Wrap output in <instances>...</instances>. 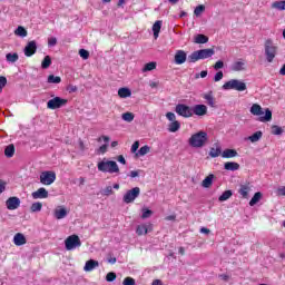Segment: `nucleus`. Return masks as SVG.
<instances>
[{
	"instance_id": "nucleus-35",
	"label": "nucleus",
	"mask_w": 285,
	"mask_h": 285,
	"mask_svg": "<svg viewBox=\"0 0 285 285\" xmlns=\"http://www.w3.org/2000/svg\"><path fill=\"white\" fill-rule=\"evenodd\" d=\"M51 65L52 58H50V56H46L42 60L41 68H43V70H48V68H50Z\"/></svg>"
},
{
	"instance_id": "nucleus-26",
	"label": "nucleus",
	"mask_w": 285,
	"mask_h": 285,
	"mask_svg": "<svg viewBox=\"0 0 285 285\" xmlns=\"http://www.w3.org/2000/svg\"><path fill=\"white\" fill-rule=\"evenodd\" d=\"M203 99L207 100V104L210 106V108H215V97H213V91L204 94Z\"/></svg>"
},
{
	"instance_id": "nucleus-39",
	"label": "nucleus",
	"mask_w": 285,
	"mask_h": 285,
	"mask_svg": "<svg viewBox=\"0 0 285 285\" xmlns=\"http://www.w3.org/2000/svg\"><path fill=\"white\" fill-rule=\"evenodd\" d=\"M262 131H256L248 137V140L252 141V144H256V141H259V139H262Z\"/></svg>"
},
{
	"instance_id": "nucleus-44",
	"label": "nucleus",
	"mask_w": 285,
	"mask_h": 285,
	"mask_svg": "<svg viewBox=\"0 0 285 285\" xmlns=\"http://www.w3.org/2000/svg\"><path fill=\"white\" fill-rule=\"evenodd\" d=\"M272 8H274L275 10H285V0L274 2L272 4Z\"/></svg>"
},
{
	"instance_id": "nucleus-63",
	"label": "nucleus",
	"mask_w": 285,
	"mask_h": 285,
	"mask_svg": "<svg viewBox=\"0 0 285 285\" xmlns=\"http://www.w3.org/2000/svg\"><path fill=\"white\" fill-rule=\"evenodd\" d=\"M151 285H163L161 279L153 281Z\"/></svg>"
},
{
	"instance_id": "nucleus-37",
	"label": "nucleus",
	"mask_w": 285,
	"mask_h": 285,
	"mask_svg": "<svg viewBox=\"0 0 285 285\" xmlns=\"http://www.w3.org/2000/svg\"><path fill=\"white\" fill-rule=\"evenodd\" d=\"M233 197V191L232 190H225L218 198V202H226Z\"/></svg>"
},
{
	"instance_id": "nucleus-23",
	"label": "nucleus",
	"mask_w": 285,
	"mask_h": 285,
	"mask_svg": "<svg viewBox=\"0 0 285 285\" xmlns=\"http://www.w3.org/2000/svg\"><path fill=\"white\" fill-rule=\"evenodd\" d=\"M67 215H68V210H66V208H63V207H58L55 210L56 219H63L65 217H67Z\"/></svg>"
},
{
	"instance_id": "nucleus-27",
	"label": "nucleus",
	"mask_w": 285,
	"mask_h": 285,
	"mask_svg": "<svg viewBox=\"0 0 285 285\" xmlns=\"http://www.w3.org/2000/svg\"><path fill=\"white\" fill-rule=\"evenodd\" d=\"M132 95V91H130V89L128 88H120L118 90V96L120 97V99H127V97H130Z\"/></svg>"
},
{
	"instance_id": "nucleus-12",
	"label": "nucleus",
	"mask_w": 285,
	"mask_h": 285,
	"mask_svg": "<svg viewBox=\"0 0 285 285\" xmlns=\"http://www.w3.org/2000/svg\"><path fill=\"white\" fill-rule=\"evenodd\" d=\"M6 206L8 210H17V208L21 206V199H19L17 196L9 197L6 200Z\"/></svg>"
},
{
	"instance_id": "nucleus-19",
	"label": "nucleus",
	"mask_w": 285,
	"mask_h": 285,
	"mask_svg": "<svg viewBox=\"0 0 285 285\" xmlns=\"http://www.w3.org/2000/svg\"><path fill=\"white\" fill-rule=\"evenodd\" d=\"M95 268H99V261L89 259L86 262L83 271L86 273H91V271H95Z\"/></svg>"
},
{
	"instance_id": "nucleus-50",
	"label": "nucleus",
	"mask_w": 285,
	"mask_h": 285,
	"mask_svg": "<svg viewBox=\"0 0 285 285\" xmlns=\"http://www.w3.org/2000/svg\"><path fill=\"white\" fill-rule=\"evenodd\" d=\"M151 215H153V210L142 208V215H141L142 219H148V217H150Z\"/></svg>"
},
{
	"instance_id": "nucleus-47",
	"label": "nucleus",
	"mask_w": 285,
	"mask_h": 285,
	"mask_svg": "<svg viewBox=\"0 0 285 285\" xmlns=\"http://www.w3.org/2000/svg\"><path fill=\"white\" fill-rule=\"evenodd\" d=\"M284 132V129L277 125L272 126V135H282Z\"/></svg>"
},
{
	"instance_id": "nucleus-2",
	"label": "nucleus",
	"mask_w": 285,
	"mask_h": 285,
	"mask_svg": "<svg viewBox=\"0 0 285 285\" xmlns=\"http://www.w3.org/2000/svg\"><path fill=\"white\" fill-rule=\"evenodd\" d=\"M188 144L191 146V148H204V146L208 144V134L206 131L193 134L188 140Z\"/></svg>"
},
{
	"instance_id": "nucleus-36",
	"label": "nucleus",
	"mask_w": 285,
	"mask_h": 285,
	"mask_svg": "<svg viewBox=\"0 0 285 285\" xmlns=\"http://www.w3.org/2000/svg\"><path fill=\"white\" fill-rule=\"evenodd\" d=\"M4 155H6V157H8L9 159H10L11 157H14V145H9V146H7L6 149H4Z\"/></svg>"
},
{
	"instance_id": "nucleus-58",
	"label": "nucleus",
	"mask_w": 285,
	"mask_h": 285,
	"mask_svg": "<svg viewBox=\"0 0 285 285\" xmlns=\"http://www.w3.org/2000/svg\"><path fill=\"white\" fill-rule=\"evenodd\" d=\"M199 77H202V79H206V77H208V71L207 70L200 71V73L196 75V79H199Z\"/></svg>"
},
{
	"instance_id": "nucleus-57",
	"label": "nucleus",
	"mask_w": 285,
	"mask_h": 285,
	"mask_svg": "<svg viewBox=\"0 0 285 285\" xmlns=\"http://www.w3.org/2000/svg\"><path fill=\"white\" fill-rule=\"evenodd\" d=\"M222 79H224V72L218 71L214 77V81H222Z\"/></svg>"
},
{
	"instance_id": "nucleus-59",
	"label": "nucleus",
	"mask_w": 285,
	"mask_h": 285,
	"mask_svg": "<svg viewBox=\"0 0 285 285\" xmlns=\"http://www.w3.org/2000/svg\"><path fill=\"white\" fill-rule=\"evenodd\" d=\"M139 173H141V170H131L128 176L135 179V177H139Z\"/></svg>"
},
{
	"instance_id": "nucleus-30",
	"label": "nucleus",
	"mask_w": 285,
	"mask_h": 285,
	"mask_svg": "<svg viewBox=\"0 0 285 285\" xmlns=\"http://www.w3.org/2000/svg\"><path fill=\"white\" fill-rule=\"evenodd\" d=\"M222 147L219 145H216V148L215 147H212L210 148V151H209V157H219V155H222Z\"/></svg>"
},
{
	"instance_id": "nucleus-60",
	"label": "nucleus",
	"mask_w": 285,
	"mask_h": 285,
	"mask_svg": "<svg viewBox=\"0 0 285 285\" xmlns=\"http://www.w3.org/2000/svg\"><path fill=\"white\" fill-rule=\"evenodd\" d=\"M139 150V141H135L131 146V153H137Z\"/></svg>"
},
{
	"instance_id": "nucleus-49",
	"label": "nucleus",
	"mask_w": 285,
	"mask_h": 285,
	"mask_svg": "<svg viewBox=\"0 0 285 285\" xmlns=\"http://www.w3.org/2000/svg\"><path fill=\"white\" fill-rule=\"evenodd\" d=\"M117 279V274L114 273V272H109L107 275H106V281L107 282H115Z\"/></svg>"
},
{
	"instance_id": "nucleus-42",
	"label": "nucleus",
	"mask_w": 285,
	"mask_h": 285,
	"mask_svg": "<svg viewBox=\"0 0 285 285\" xmlns=\"http://www.w3.org/2000/svg\"><path fill=\"white\" fill-rule=\"evenodd\" d=\"M195 43H208V38L199 33L195 37Z\"/></svg>"
},
{
	"instance_id": "nucleus-54",
	"label": "nucleus",
	"mask_w": 285,
	"mask_h": 285,
	"mask_svg": "<svg viewBox=\"0 0 285 285\" xmlns=\"http://www.w3.org/2000/svg\"><path fill=\"white\" fill-rule=\"evenodd\" d=\"M166 118L169 120V121H177L176 119H177V116H175V114L174 112H167L166 114Z\"/></svg>"
},
{
	"instance_id": "nucleus-52",
	"label": "nucleus",
	"mask_w": 285,
	"mask_h": 285,
	"mask_svg": "<svg viewBox=\"0 0 285 285\" xmlns=\"http://www.w3.org/2000/svg\"><path fill=\"white\" fill-rule=\"evenodd\" d=\"M79 56L82 58V59H88L90 57V52H88V50L86 49H80L79 50Z\"/></svg>"
},
{
	"instance_id": "nucleus-25",
	"label": "nucleus",
	"mask_w": 285,
	"mask_h": 285,
	"mask_svg": "<svg viewBox=\"0 0 285 285\" xmlns=\"http://www.w3.org/2000/svg\"><path fill=\"white\" fill-rule=\"evenodd\" d=\"M154 38L159 39V32H161V20H158L153 26Z\"/></svg>"
},
{
	"instance_id": "nucleus-32",
	"label": "nucleus",
	"mask_w": 285,
	"mask_h": 285,
	"mask_svg": "<svg viewBox=\"0 0 285 285\" xmlns=\"http://www.w3.org/2000/svg\"><path fill=\"white\" fill-rule=\"evenodd\" d=\"M121 119L127 121V124H131V121H135V114L127 111L121 115Z\"/></svg>"
},
{
	"instance_id": "nucleus-9",
	"label": "nucleus",
	"mask_w": 285,
	"mask_h": 285,
	"mask_svg": "<svg viewBox=\"0 0 285 285\" xmlns=\"http://www.w3.org/2000/svg\"><path fill=\"white\" fill-rule=\"evenodd\" d=\"M57 179V174L55 171H42L40 174V184L43 186H51V184H55Z\"/></svg>"
},
{
	"instance_id": "nucleus-28",
	"label": "nucleus",
	"mask_w": 285,
	"mask_h": 285,
	"mask_svg": "<svg viewBox=\"0 0 285 285\" xmlns=\"http://www.w3.org/2000/svg\"><path fill=\"white\" fill-rule=\"evenodd\" d=\"M180 128H181V124L177 120H175L168 125L169 132H177V130H179Z\"/></svg>"
},
{
	"instance_id": "nucleus-64",
	"label": "nucleus",
	"mask_w": 285,
	"mask_h": 285,
	"mask_svg": "<svg viewBox=\"0 0 285 285\" xmlns=\"http://www.w3.org/2000/svg\"><path fill=\"white\" fill-rule=\"evenodd\" d=\"M279 75H282L283 77H285V65L282 66L281 70H279Z\"/></svg>"
},
{
	"instance_id": "nucleus-10",
	"label": "nucleus",
	"mask_w": 285,
	"mask_h": 285,
	"mask_svg": "<svg viewBox=\"0 0 285 285\" xmlns=\"http://www.w3.org/2000/svg\"><path fill=\"white\" fill-rule=\"evenodd\" d=\"M66 104H68V99H63L61 97H55L47 102V108L49 110H57L59 108H63Z\"/></svg>"
},
{
	"instance_id": "nucleus-3",
	"label": "nucleus",
	"mask_w": 285,
	"mask_h": 285,
	"mask_svg": "<svg viewBox=\"0 0 285 285\" xmlns=\"http://www.w3.org/2000/svg\"><path fill=\"white\" fill-rule=\"evenodd\" d=\"M213 55H215V49H200L189 55L187 61L189 63H196L199 59H210Z\"/></svg>"
},
{
	"instance_id": "nucleus-24",
	"label": "nucleus",
	"mask_w": 285,
	"mask_h": 285,
	"mask_svg": "<svg viewBox=\"0 0 285 285\" xmlns=\"http://www.w3.org/2000/svg\"><path fill=\"white\" fill-rule=\"evenodd\" d=\"M215 179V175L209 174L203 181L202 186L203 188H210L213 186V180Z\"/></svg>"
},
{
	"instance_id": "nucleus-1",
	"label": "nucleus",
	"mask_w": 285,
	"mask_h": 285,
	"mask_svg": "<svg viewBox=\"0 0 285 285\" xmlns=\"http://www.w3.org/2000/svg\"><path fill=\"white\" fill-rule=\"evenodd\" d=\"M249 112L255 117H259L258 121H261L262 124H266V121H271L273 119V111H271V109L268 108L265 109V116H262L264 115V109L258 104H254L250 107Z\"/></svg>"
},
{
	"instance_id": "nucleus-17",
	"label": "nucleus",
	"mask_w": 285,
	"mask_h": 285,
	"mask_svg": "<svg viewBox=\"0 0 285 285\" xmlns=\"http://www.w3.org/2000/svg\"><path fill=\"white\" fill-rule=\"evenodd\" d=\"M153 232V224L149 225H138L136 228V234L141 235H148V233Z\"/></svg>"
},
{
	"instance_id": "nucleus-40",
	"label": "nucleus",
	"mask_w": 285,
	"mask_h": 285,
	"mask_svg": "<svg viewBox=\"0 0 285 285\" xmlns=\"http://www.w3.org/2000/svg\"><path fill=\"white\" fill-rule=\"evenodd\" d=\"M43 208V204L40 202L33 203L30 207L31 213H41V209Z\"/></svg>"
},
{
	"instance_id": "nucleus-46",
	"label": "nucleus",
	"mask_w": 285,
	"mask_h": 285,
	"mask_svg": "<svg viewBox=\"0 0 285 285\" xmlns=\"http://www.w3.org/2000/svg\"><path fill=\"white\" fill-rule=\"evenodd\" d=\"M206 10V7L204 4H200L198 7L195 8L194 10V14L196 17H202L203 12Z\"/></svg>"
},
{
	"instance_id": "nucleus-8",
	"label": "nucleus",
	"mask_w": 285,
	"mask_h": 285,
	"mask_svg": "<svg viewBox=\"0 0 285 285\" xmlns=\"http://www.w3.org/2000/svg\"><path fill=\"white\" fill-rule=\"evenodd\" d=\"M81 246V239L77 235L68 236L65 240V248L67 250H75Z\"/></svg>"
},
{
	"instance_id": "nucleus-20",
	"label": "nucleus",
	"mask_w": 285,
	"mask_h": 285,
	"mask_svg": "<svg viewBox=\"0 0 285 285\" xmlns=\"http://www.w3.org/2000/svg\"><path fill=\"white\" fill-rule=\"evenodd\" d=\"M28 243V240L26 239V236L21 233H17L14 236H13V244L16 246H23Z\"/></svg>"
},
{
	"instance_id": "nucleus-62",
	"label": "nucleus",
	"mask_w": 285,
	"mask_h": 285,
	"mask_svg": "<svg viewBox=\"0 0 285 285\" xmlns=\"http://www.w3.org/2000/svg\"><path fill=\"white\" fill-rule=\"evenodd\" d=\"M6 191V181H0V195Z\"/></svg>"
},
{
	"instance_id": "nucleus-53",
	"label": "nucleus",
	"mask_w": 285,
	"mask_h": 285,
	"mask_svg": "<svg viewBox=\"0 0 285 285\" xmlns=\"http://www.w3.org/2000/svg\"><path fill=\"white\" fill-rule=\"evenodd\" d=\"M122 285H135V278L126 277L122 282Z\"/></svg>"
},
{
	"instance_id": "nucleus-5",
	"label": "nucleus",
	"mask_w": 285,
	"mask_h": 285,
	"mask_svg": "<svg viewBox=\"0 0 285 285\" xmlns=\"http://www.w3.org/2000/svg\"><path fill=\"white\" fill-rule=\"evenodd\" d=\"M223 90H237L244 92L246 90V82L238 79H232L223 85Z\"/></svg>"
},
{
	"instance_id": "nucleus-51",
	"label": "nucleus",
	"mask_w": 285,
	"mask_h": 285,
	"mask_svg": "<svg viewBox=\"0 0 285 285\" xmlns=\"http://www.w3.org/2000/svg\"><path fill=\"white\" fill-rule=\"evenodd\" d=\"M7 83H8V79L3 76H0V92L3 91V88H6Z\"/></svg>"
},
{
	"instance_id": "nucleus-29",
	"label": "nucleus",
	"mask_w": 285,
	"mask_h": 285,
	"mask_svg": "<svg viewBox=\"0 0 285 285\" xmlns=\"http://www.w3.org/2000/svg\"><path fill=\"white\" fill-rule=\"evenodd\" d=\"M156 69H157V62L151 61L144 66V68L141 69V72H150Z\"/></svg>"
},
{
	"instance_id": "nucleus-13",
	"label": "nucleus",
	"mask_w": 285,
	"mask_h": 285,
	"mask_svg": "<svg viewBox=\"0 0 285 285\" xmlns=\"http://www.w3.org/2000/svg\"><path fill=\"white\" fill-rule=\"evenodd\" d=\"M191 115H196L197 117H204L208 115V107L206 105H195L191 107Z\"/></svg>"
},
{
	"instance_id": "nucleus-14",
	"label": "nucleus",
	"mask_w": 285,
	"mask_h": 285,
	"mask_svg": "<svg viewBox=\"0 0 285 285\" xmlns=\"http://www.w3.org/2000/svg\"><path fill=\"white\" fill-rule=\"evenodd\" d=\"M36 52H37V41L31 40L24 47V55L26 57H32V55H36Z\"/></svg>"
},
{
	"instance_id": "nucleus-15",
	"label": "nucleus",
	"mask_w": 285,
	"mask_h": 285,
	"mask_svg": "<svg viewBox=\"0 0 285 285\" xmlns=\"http://www.w3.org/2000/svg\"><path fill=\"white\" fill-rule=\"evenodd\" d=\"M187 55L184 50H177L174 57V61L177 66H181V63H186Z\"/></svg>"
},
{
	"instance_id": "nucleus-22",
	"label": "nucleus",
	"mask_w": 285,
	"mask_h": 285,
	"mask_svg": "<svg viewBox=\"0 0 285 285\" xmlns=\"http://www.w3.org/2000/svg\"><path fill=\"white\" fill-rule=\"evenodd\" d=\"M237 150L235 149H225L223 153H222V157L224 159H233V157H237Z\"/></svg>"
},
{
	"instance_id": "nucleus-61",
	"label": "nucleus",
	"mask_w": 285,
	"mask_h": 285,
	"mask_svg": "<svg viewBox=\"0 0 285 285\" xmlns=\"http://www.w3.org/2000/svg\"><path fill=\"white\" fill-rule=\"evenodd\" d=\"M117 161H119V164H122L124 166H126V158L124 157V155L118 156Z\"/></svg>"
},
{
	"instance_id": "nucleus-11",
	"label": "nucleus",
	"mask_w": 285,
	"mask_h": 285,
	"mask_svg": "<svg viewBox=\"0 0 285 285\" xmlns=\"http://www.w3.org/2000/svg\"><path fill=\"white\" fill-rule=\"evenodd\" d=\"M176 112L180 117H185V119H188L193 117V107H188V105L178 104L176 106Z\"/></svg>"
},
{
	"instance_id": "nucleus-16",
	"label": "nucleus",
	"mask_w": 285,
	"mask_h": 285,
	"mask_svg": "<svg viewBox=\"0 0 285 285\" xmlns=\"http://www.w3.org/2000/svg\"><path fill=\"white\" fill-rule=\"evenodd\" d=\"M32 199H48V191L46 188L40 187L31 194Z\"/></svg>"
},
{
	"instance_id": "nucleus-56",
	"label": "nucleus",
	"mask_w": 285,
	"mask_h": 285,
	"mask_svg": "<svg viewBox=\"0 0 285 285\" xmlns=\"http://www.w3.org/2000/svg\"><path fill=\"white\" fill-rule=\"evenodd\" d=\"M222 68H224V61L218 60V61L214 65V70H222Z\"/></svg>"
},
{
	"instance_id": "nucleus-43",
	"label": "nucleus",
	"mask_w": 285,
	"mask_h": 285,
	"mask_svg": "<svg viewBox=\"0 0 285 285\" xmlns=\"http://www.w3.org/2000/svg\"><path fill=\"white\" fill-rule=\"evenodd\" d=\"M48 83H61V77L50 75L48 76Z\"/></svg>"
},
{
	"instance_id": "nucleus-6",
	"label": "nucleus",
	"mask_w": 285,
	"mask_h": 285,
	"mask_svg": "<svg viewBox=\"0 0 285 285\" xmlns=\"http://www.w3.org/2000/svg\"><path fill=\"white\" fill-rule=\"evenodd\" d=\"M265 56L268 63H273V60L277 57V46L271 39L265 41Z\"/></svg>"
},
{
	"instance_id": "nucleus-34",
	"label": "nucleus",
	"mask_w": 285,
	"mask_h": 285,
	"mask_svg": "<svg viewBox=\"0 0 285 285\" xmlns=\"http://www.w3.org/2000/svg\"><path fill=\"white\" fill-rule=\"evenodd\" d=\"M14 35L16 37H28V30H26V28L19 26L16 30H14Z\"/></svg>"
},
{
	"instance_id": "nucleus-55",
	"label": "nucleus",
	"mask_w": 285,
	"mask_h": 285,
	"mask_svg": "<svg viewBox=\"0 0 285 285\" xmlns=\"http://www.w3.org/2000/svg\"><path fill=\"white\" fill-rule=\"evenodd\" d=\"M48 46H49L50 48L57 46V38H55V37L49 38V39H48Z\"/></svg>"
},
{
	"instance_id": "nucleus-45",
	"label": "nucleus",
	"mask_w": 285,
	"mask_h": 285,
	"mask_svg": "<svg viewBox=\"0 0 285 285\" xmlns=\"http://www.w3.org/2000/svg\"><path fill=\"white\" fill-rule=\"evenodd\" d=\"M101 195H104L105 197H110V195H115L112 186H107L105 189H102Z\"/></svg>"
},
{
	"instance_id": "nucleus-31",
	"label": "nucleus",
	"mask_w": 285,
	"mask_h": 285,
	"mask_svg": "<svg viewBox=\"0 0 285 285\" xmlns=\"http://www.w3.org/2000/svg\"><path fill=\"white\" fill-rule=\"evenodd\" d=\"M224 168L225 170H233V171L239 170V164L228 161V163H225Z\"/></svg>"
},
{
	"instance_id": "nucleus-33",
	"label": "nucleus",
	"mask_w": 285,
	"mask_h": 285,
	"mask_svg": "<svg viewBox=\"0 0 285 285\" xmlns=\"http://www.w3.org/2000/svg\"><path fill=\"white\" fill-rule=\"evenodd\" d=\"M6 59L9 63H17L19 61V53H7Z\"/></svg>"
},
{
	"instance_id": "nucleus-4",
	"label": "nucleus",
	"mask_w": 285,
	"mask_h": 285,
	"mask_svg": "<svg viewBox=\"0 0 285 285\" xmlns=\"http://www.w3.org/2000/svg\"><path fill=\"white\" fill-rule=\"evenodd\" d=\"M98 170L100 173H109L110 175L119 173V165L115 160H101L98 163Z\"/></svg>"
},
{
	"instance_id": "nucleus-41",
	"label": "nucleus",
	"mask_w": 285,
	"mask_h": 285,
	"mask_svg": "<svg viewBox=\"0 0 285 285\" xmlns=\"http://www.w3.org/2000/svg\"><path fill=\"white\" fill-rule=\"evenodd\" d=\"M148 153H150V147L148 145H145L138 150L136 155L137 157H144L145 155H148Z\"/></svg>"
},
{
	"instance_id": "nucleus-48",
	"label": "nucleus",
	"mask_w": 285,
	"mask_h": 285,
	"mask_svg": "<svg viewBox=\"0 0 285 285\" xmlns=\"http://www.w3.org/2000/svg\"><path fill=\"white\" fill-rule=\"evenodd\" d=\"M106 153H108V144L101 145V146L97 149V154H98V155H106Z\"/></svg>"
},
{
	"instance_id": "nucleus-21",
	"label": "nucleus",
	"mask_w": 285,
	"mask_h": 285,
	"mask_svg": "<svg viewBox=\"0 0 285 285\" xmlns=\"http://www.w3.org/2000/svg\"><path fill=\"white\" fill-rule=\"evenodd\" d=\"M232 70L234 72H242L244 70H246V62H242V61H236L232 65Z\"/></svg>"
},
{
	"instance_id": "nucleus-7",
	"label": "nucleus",
	"mask_w": 285,
	"mask_h": 285,
	"mask_svg": "<svg viewBox=\"0 0 285 285\" xmlns=\"http://www.w3.org/2000/svg\"><path fill=\"white\" fill-rule=\"evenodd\" d=\"M141 195V189L139 187H134L126 191V194L122 197V202L125 204H132L137 197Z\"/></svg>"
},
{
	"instance_id": "nucleus-38",
	"label": "nucleus",
	"mask_w": 285,
	"mask_h": 285,
	"mask_svg": "<svg viewBox=\"0 0 285 285\" xmlns=\"http://www.w3.org/2000/svg\"><path fill=\"white\" fill-rule=\"evenodd\" d=\"M262 199V193L257 191L254 194L253 198L249 200V206H255Z\"/></svg>"
},
{
	"instance_id": "nucleus-18",
	"label": "nucleus",
	"mask_w": 285,
	"mask_h": 285,
	"mask_svg": "<svg viewBox=\"0 0 285 285\" xmlns=\"http://www.w3.org/2000/svg\"><path fill=\"white\" fill-rule=\"evenodd\" d=\"M238 193L243 199H248V194L250 193V183L242 184L239 186Z\"/></svg>"
}]
</instances>
